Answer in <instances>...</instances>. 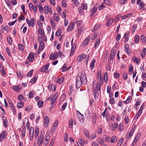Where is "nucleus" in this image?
Segmentation results:
<instances>
[{
    "label": "nucleus",
    "instance_id": "nucleus-21",
    "mask_svg": "<svg viewBox=\"0 0 146 146\" xmlns=\"http://www.w3.org/2000/svg\"><path fill=\"white\" fill-rule=\"evenodd\" d=\"M35 22V19L34 18H31L30 20V25H31L32 27H33Z\"/></svg>",
    "mask_w": 146,
    "mask_h": 146
},
{
    "label": "nucleus",
    "instance_id": "nucleus-61",
    "mask_svg": "<svg viewBox=\"0 0 146 146\" xmlns=\"http://www.w3.org/2000/svg\"><path fill=\"white\" fill-rule=\"evenodd\" d=\"M33 72V70H31L29 71L27 74V76L28 77H31L32 75Z\"/></svg>",
    "mask_w": 146,
    "mask_h": 146
},
{
    "label": "nucleus",
    "instance_id": "nucleus-19",
    "mask_svg": "<svg viewBox=\"0 0 146 146\" xmlns=\"http://www.w3.org/2000/svg\"><path fill=\"white\" fill-rule=\"evenodd\" d=\"M84 133L85 136L88 138L89 139L90 138V133L89 131L87 130H85L84 131Z\"/></svg>",
    "mask_w": 146,
    "mask_h": 146
},
{
    "label": "nucleus",
    "instance_id": "nucleus-14",
    "mask_svg": "<svg viewBox=\"0 0 146 146\" xmlns=\"http://www.w3.org/2000/svg\"><path fill=\"white\" fill-rule=\"evenodd\" d=\"M98 9V8L97 7L94 6V7L92 9L91 14L90 15V16L91 17L96 12L97 10Z\"/></svg>",
    "mask_w": 146,
    "mask_h": 146
},
{
    "label": "nucleus",
    "instance_id": "nucleus-52",
    "mask_svg": "<svg viewBox=\"0 0 146 146\" xmlns=\"http://www.w3.org/2000/svg\"><path fill=\"white\" fill-rule=\"evenodd\" d=\"M140 136V134L139 133H138L137 135L135 136V138L134 139L133 141H135L136 142H137L138 140H139V137Z\"/></svg>",
    "mask_w": 146,
    "mask_h": 146
},
{
    "label": "nucleus",
    "instance_id": "nucleus-25",
    "mask_svg": "<svg viewBox=\"0 0 146 146\" xmlns=\"http://www.w3.org/2000/svg\"><path fill=\"white\" fill-rule=\"evenodd\" d=\"M133 133H132V132H129L128 133H127L125 137L126 138V139L128 140L130 138L133 136Z\"/></svg>",
    "mask_w": 146,
    "mask_h": 146
},
{
    "label": "nucleus",
    "instance_id": "nucleus-11",
    "mask_svg": "<svg viewBox=\"0 0 146 146\" xmlns=\"http://www.w3.org/2000/svg\"><path fill=\"white\" fill-rule=\"evenodd\" d=\"M74 23H70L68 25L67 28V31H70L74 28Z\"/></svg>",
    "mask_w": 146,
    "mask_h": 146
},
{
    "label": "nucleus",
    "instance_id": "nucleus-50",
    "mask_svg": "<svg viewBox=\"0 0 146 146\" xmlns=\"http://www.w3.org/2000/svg\"><path fill=\"white\" fill-rule=\"evenodd\" d=\"M12 88L15 91L19 92L20 91L19 88L17 86H14L12 87Z\"/></svg>",
    "mask_w": 146,
    "mask_h": 146
},
{
    "label": "nucleus",
    "instance_id": "nucleus-7",
    "mask_svg": "<svg viewBox=\"0 0 146 146\" xmlns=\"http://www.w3.org/2000/svg\"><path fill=\"white\" fill-rule=\"evenodd\" d=\"M34 54L33 52H30L27 58L31 62H33L34 61L35 58L34 57Z\"/></svg>",
    "mask_w": 146,
    "mask_h": 146
},
{
    "label": "nucleus",
    "instance_id": "nucleus-35",
    "mask_svg": "<svg viewBox=\"0 0 146 146\" xmlns=\"http://www.w3.org/2000/svg\"><path fill=\"white\" fill-rule=\"evenodd\" d=\"M53 17L54 19L56 21H58L59 19V17L58 15L56 13H54L53 15Z\"/></svg>",
    "mask_w": 146,
    "mask_h": 146
},
{
    "label": "nucleus",
    "instance_id": "nucleus-47",
    "mask_svg": "<svg viewBox=\"0 0 146 146\" xmlns=\"http://www.w3.org/2000/svg\"><path fill=\"white\" fill-rule=\"evenodd\" d=\"M135 41L136 43H138L140 40L139 36L138 35H136L134 37Z\"/></svg>",
    "mask_w": 146,
    "mask_h": 146
},
{
    "label": "nucleus",
    "instance_id": "nucleus-56",
    "mask_svg": "<svg viewBox=\"0 0 146 146\" xmlns=\"http://www.w3.org/2000/svg\"><path fill=\"white\" fill-rule=\"evenodd\" d=\"M96 114H94L92 116V121L93 123L95 124L96 123Z\"/></svg>",
    "mask_w": 146,
    "mask_h": 146
},
{
    "label": "nucleus",
    "instance_id": "nucleus-30",
    "mask_svg": "<svg viewBox=\"0 0 146 146\" xmlns=\"http://www.w3.org/2000/svg\"><path fill=\"white\" fill-rule=\"evenodd\" d=\"M132 15V14L131 13L127 14L122 16L121 17V19L122 20H124L127 19V17H130Z\"/></svg>",
    "mask_w": 146,
    "mask_h": 146
},
{
    "label": "nucleus",
    "instance_id": "nucleus-33",
    "mask_svg": "<svg viewBox=\"0 0 146 146\" xmlns=\"http://www.w3.org/2000/svg\"><path fill=\"white\" fill-rule=\"evenodd\" d=\"M96 77L98 83L101 82L102 83H103V79L101 78V76H96Z\"/></svg>",
    "mask_w": 146,
    "mask_h": 146
},
{
    "label": "nucleus",
    "instance_id": "nucleus-46",
    "mask_svg": "<svg viewBox=\"0 0 146 146\" xmlns=\"http://www.w3.org/2000/svg\"><path fill=\"white\" fill-rule=\"evenodd\" d=\"M67 65V64L66 63H65L64 65L62 68V71L63 72H65L67 70H68L69 69L68 68H67L66 66Z\"/></svg>",
    "mask_w": 146,
    "mask_h": 146
},
{
    "label": "nucleus",
    "instance_id": "nucleus-20",
    "mask_svg": "<svg viewBox=\"0 0 146 146\" xmlns=\"http://www.w3.org/2000/svg\"><path fill=\"white\" fill-rule=\"evenodd\" d=\"M7 135V133L5 131H4L0 135V137H2L3 138H5Z\"/></svg>",
    "mask_w": 146,
    "mask_h": 146
},
{
    "label": "nucleus",
    "instance_id": "nucleus-6",
    "mask_svg": "<svg viewBox=\"0 0 146 146\" xmlns=\"http://www.w3.org/2000/svg\"><path fill=\"white\" fill-rule=\"evenodd\" d=\"M44 126L45 127H47L49 123V118L48 116H45L44 119Z\"/></svg>",
    "mask_w": 146,
    "mask_h": 146
},
{
    "label": "nucleus",
    "instance_id": "nucleus-57",
    "mask_svg": "<svg viewBox=\"0 0 146 146\" xmlns=\"http://www.w3.org/2000/svg\"><path fill=\"white\" fill-rule=\"evenodd\" d=\"M44 13L45 14H47L49 12V8L47 6H45L44 7Z\"/></svg>",
    "mask_w": 146,
    "mask_h": 146
},
{
    "label": "nucleus",
    "instance_id": "nucleus-22",
    "mask_svg": "<svg viewBox=\"0 0 146 146\" xmlns=\"http://www.w3.org/2000/svg\"><path fill=\"white\" fill-rule=\"evenodd\" d=\"M100 42V38H98L96 40V42L95 43L94 46V48H97L98 46L99 45Z\"/></svg>",
    "mask_w": 146,
    "mask_h": 146
},
{
    "label": "nucleus",
    "instance_id": "nucleus-62",
    "mask_svg": "<svg viewBox=\"0 0 146 146\" xmlns=\"http://www.w3.org/2000/svg\"><path fill=\"white\" fill-rule=\"evenodd\" d=\"M110 54L111 55H113L114 56H115V49L114 48H113L111 50V52Z\"/></svg>",
    "mask_w": 146,
    "mask_h": 146
},
{
    "label": "nucleus",
    "instance_id": "nucleus-48",
    "mask_svg": "<svg viewBox=\"0 0 146 146\" xmlns=\"http://www.w3.org/2000/svg\"><path fill=\"white\" fill-rule=\"evenodd\" d=\"M37 78V76H35L31 80L30 82H31L32 84L35 83V82L36 81Z\"/></svg>",
    "mask_w": 146,
    "mask_h": 146
},
{
    "label": "nucleus",
    "instance_id": "nucleus-10",
    "mask_svg": "<svg viewBox=\"0 0 146 146\" xmlns=\"http://www.w3.org/2000/svg\"><path fill=\"white\" fill-rule=\"evenodd\" d=\"M3 121V125L5 127H7L8 126V121L7 118L6 117H2Z\"/></svg>",
    "mask_w": 146,
    "mask_h": 146
},
{
    "label": "nucleus",
    "instance_id": "nucleus-60",
    "mask_svg": "<svg viewBox=\"0 0 146 146\" xmlns=\"http://www.w3.org/2000/svg\"><path fill=\"white\" fill-rule=\"evenodd\" d=\"M72 1L76 6H78L79 3L78 0H72Z\"/></svg>",
    "mask_w": 146,
    "mask_h": 146
},
{
    "label": "nucleus",
    "instance_id": "nucleus-44",
    "mask_svg": "<svg viewBox=\"0 0 146 146\" xmlns=\"http://www.w3.org/2000/svg\"><path fill=\"white\" fill-rule=\"evenodd\" d=\"M62 30L60 29H59L56 32L55 35L57 36H59L62 34Z\"/></svg>",
    "mask_w": 146,
    "mask_h": 146
},
{
    "label": "nucleus",
    "instance_id": "nucleus-13",
    "mask_svg": "<svg viewBox=\"0 0 146 146\" xmlns=\"http://www.w3.org/2000/svg\"><path fill=\"white\" fill-rule=\"evenodd\" d=\"M38 33L41 35L42 36L44 37L45 36V34L44 32L43 29L41 28H39L38 29Z\"/></svg>",
    "mask_w": 146,
    "mask_h": 146
},
{
    "label": "nucleus",
    "instance_id": "nucleus-51",
    "mask_svg": "<svg viewBox=\"0 0 146 146\" xmlns=\"http://www.w3.org/2000/svg\"><path fill=\"white\" fill-rule=\"evenodd\" d=\"M132 98L131 96H129L126 100L124 102L125 103L127 104L130 102Z\"/></svg>",
    "mask_w": 146,
    "mask_h": 146
},
{
    "label": "nucleus",
    "instance_id": "nucleus-64",
    "mask_svg": "<svg viewBox=\"0 0 146 146\" xmlns=\"http://www.w3.org/2000/svg\"><path fill=\"white\" fill-rule=\"evenodd\" d=\"M123 78L124 80H127V74L126 72H124L123 74Z\"/></svg>",
    "mask_w": 146,
    "mask_h": 146
},
{
    "label": "nucleus",
    "instance_id": "nucleus-39",
    "mask_svg": "<svg viewBox=\"0 0 146 146\" xmlns=\"http://www.w3.org/2000/svg\"><path fill=\"white\" fill-rule=\"evenodd\" d=\"M58 121L57 120H56L55 121V122H54V124H53V126L52 127V129L53 128V130L52 131H53V132L55 130V128L54 127H56L57 126L58 124Z\"/></svg>",
    "mask_w": 146,
    "mask_h": 146
},
{
    "label": "nucleus",
    "instance_id": "nucleus-1",
    "mask_svg": "<svg viewBox=\"0 0 146 146\" xmlns=\"http://www.w3.org/2000/svg\"><path fill=\"white\" fill-rule=\"evenodd\" d=\"M87 83V78L84 72H81L80 76H78L76 78V88H79L82 84L85 85Z\"/></svg>",
    "mask_w": 146,
    "mask_h": 146
},
{
    "label": "nucleus",
    "instance_id": "nucleus-37",
    "mask_svg": "<svg viewBox=\"0 0 146 146\" xmlns=\"http://www.w3.org/2000/svg\"><path fill=\"white\" fill-rule=\"evenodd\" d=\"M25 127L23 128L22 129L21 135L23 137H24L26 133Z\"/></svg>",
    "mask_w": 146,
    "mask_h": 146
},
{
    "label": "nucleus",
    "instance_id": "nucleus-18",
    "mask_svg": "<svg viewBox=\"0 0 146 146\" xmlns=\"http://www.w3.org/2000/svg\"><path fill=\"white\" fill-rule=\"evenodd\" d=\"M39 131V129L36 127L35 129V137L36 138L38 136Z\"/></svg>",
    "mask_w": 146,
    "mask_h": 146
},
{
    "label": "nucleus",
    "instance_id": "nucleus-3",
    "mask_svg": "<svg viewBox=\"0 0 146 146\" xmlns=\"http://www.w3.org/2000/svg\"><path fill=\"white\" fill-rule=\"evenodd\" d=\"M77 114L80 121L82 123H84V115L78 111H77Z\"/></svg>",
    "mask_w": 146,
    "mask_h": 146
},
{
    "label": "nucleus",
    "instance_id": "nucleus-4",
    "mask_svg": "<svg viewBox=\"0 0 146 146\" xmlns=\"http://www.w3.org/2000/svg\"><path fill=\"white\" fill-rule=\"evenodd\" d=\"M49 63L46 64L45 65L42 66L40 69V71L41 72L48 73L49 71H48V69L49 67Z\"/></svg>",
    "mask_w": 146,
    "mask_h": 146
},
{
    "label": "nucleus",
    "instance_id": "nucleus-27",
    "mask_svg": "<svg viewBox=\"0 0 146 146\" xmlns=\"http://www.w3.org/2000/svg\"><path fill=\"white\" fill-rule=\"evenodd\" d=\"M117 140V138L115 136H112L111 138V143H115Z\"/></svg>",
    "mask_w": 146,
    "mask_h": 146
},
{
    "label": "nucleus",
    "instance_id": "nucleus-63",
    "mask_svg": "<svg viewBox=\"0 0 146 146\" xmlns=\"http://www.w3.org/2000/svg\"><path fill=\"white\" fill-rule=\"evenodd\" d=\"M7 39L9 44H11L12 43V40L11 36H8Z\"/></svg>",
    "mask_w": 146,
    "mask_h": 146
},
{
    "label": "nucleus",
    "instance_id": "nucleus-17",
    "mask_svg": "<svg viewBox=\"0 0 146 146\" xmlns=\"http://www.w3.org/2000/svg\"><path fill=\"white\" fill-rule=\"evenodd\" d=\"M24 102L23 101H20L18 102L17 105V106L18 108H21L23 107L24 105Z\"/></svg>",
    "mask_w": 146,
    "mask_h": 146
},
{
    "label": "nucleus",
    "instance_id": "nucleus-43",
    "mask_svg": "<svg viewBox=\"0 0 146 146\" xmlns=\"http://www.w3.org/2000/svg\"><path fill=\"white\" fill-rule=\"evenodd\" d=\"M97 141L100 145H103L104 143L103 140L100 138L98 139Z\"/></svg>",
    "mask_w": 146,
    "mask_h": 146
},
{
    "label": "nucleus",
    "instance_id": "nucleus-36",
    "mask_svg": "<svg viewBox=\"0 0 146 146\" xmlns=\"http://www.w3.org/2000/svg\"><path fill=\"white\" fill-rule=\"evenodd\" d=\"M78 142L82 146H84V141L82 138H80L78 140Z\"/></svg>",
    "mask_w": 146,
    "mask_h": 146
},
{
    "label": "nucleus",
    "instance_id": "nucleus-26",
    "mask_svg": "<svg viewBox=\"0 0 146 146\" xmlns=\"http://www.w3.org/2000/svg\"><path fill=\"white\" fill-rule=\"evenodd\" d=\"M64 77L63 76L61 77V78H59L56 81L59 84H61L64 81Z\"/></svg>",
    "mask_w": 146,
    "mask_h": 146
},
{
    "label": "nucleus",
    "instance_id": "nucleus-29",
    "mask_svg": "<svg viewBox=\"0 0 146 146\" xmlns=\"http://www.w3.org/2000/svg\"><path fill=\"white\" fill-rule=\"evenodd\" d=\"M34 130V128L33 127H31L30 128L29 132V135L30 136L33 135Z\"/></svg>",
    "mask_w": 146,
    "mask_h": 146
},
{
    "label": "nucleus",
    "instance_id": "nucleus-34",
    "mask_svg": "<svg viewBox=\"0 0 146 146\" xmlns=\"http://www.w3.org/2000/svg\"><path fill=\"white\" fill-rule=\"evenodd\" d=\"M50 21L52 28V29H54L56 26L55 22L52 19H51Z\"/></svg>",
    "mask_w": 146,
    "mask_h": 146
},
{
    "label": "nucleus",
    "instance_id": "nucleus-53",
    "mask_svg": "<svg viewBox=\"0 0 146 146\" xmlns=\"http://www.w3.org/2000/svg\"><path fill=\"white\" fill-rule=\"evenodd\" d=\"M43 103V101H40L37 102V105L39 108H41L42 106Z\"/></svg>",
    "mask_w": 146,
    "mask_h": 146
},
{
    "label": "nucleus",
    "instance_id": "nucleus-38",
    "mask_svg": "<svg viewBox=\"0 0 146 146\" xmlns=\"http://www.w3.org/2000/svg\"><path fill=\"white\" fill-rule=\"evenodd\" d=\"M69 127L70 128H71L73 127V120L72 119H70L68 122Z\"/></svg>",
    "mask_w": 146,
    "mask_h": 146
},
{
    "label": "nucleus",
    "instance_id": "nucleus-49",
    "mask_svg": "<svg viewBox=\"0 0 146 146\" xmlns=\"http://www.w3.org/2000/svg\"><path fill=\"white\" fill-rule=\"evenodd\" d=\"M104 78L105 82H107L108 81V74H107V73L105 72L104 74Z\"/></svg>",
    "mask_w": 146,
    "mask_h": 146
},
{
    "label": "nucleus",
    "instance_id": "nucleus-12",
    "mask_svg": "<svg viewBox=\"0 0 146 146\" xmlns=\"http://www.w3.org/2000/svg\"><path fill=\"white\" fill-rule=\"evenodd\" d=\"M48 88L50 90L52 91H54L56 90L55 86L53 84H50L49 85L48 87Z\"/></svg>",
    "mask_w": 146,
    "mask_h": 146
},
{
    "label": "nucleus",
    "instance_id": "nucleus-58",
    "mask_svg": "<svg viewBox=\"0 0 146 146\" xmlns=\"http://www.w3.org/2000/svg\"><path fill=\"white\" fill-rule=\"evenodd\" d=\"M18 47L19 50L22 51L24 49V46L21 44H19L18 45Z\"/></svg>",
    "mask_w": 146,
    "mask_h": 146
},
{
    "label": "nucleus",
    "instance_id": "nucleus-23",
    "mask_svg": "<svg viewBox=\"0 0 146 146\" xmlns=\"http://www.w3.org/2000/svg\"><path fill=\"white\" fill-rule=\"evenodd\" d=\"M81 55L84 59H86L85 61L87 63L88 60L89 58V55H86L85 54H81Z\"/></svg>",
    "mask_w": 146,
    "mask_h": 146
},
{
    "label": "nucleus",
    "instance_id": "nucleus-32",
    "mask_svg": "<svg viewBox=\"0 0 146 146\" xmlns=\"http://www.w3.org/2000/svg\"><path fill=\"white\" fill-rule=\"evenodd\" d=\"M141 40L143 43H146V38L144 35H142L140 37Z\"/></svg>",
    "mask_w": 146,
    "mask_h": 146
},
{
    "label": "nucleus",
    "instance_id": "nucleus-41",
    "mask_svg": "<svg viewBox=\"0 0 146 146\" xmlns=\"http://www.w3.org/2000/svg\"><path fill=\"white\" fill-rule=\"evenodd\" d=\"M100 26V25L99 24H97V25H95L94 26V29L92 30V32H94V31H96L99 29Z\"/></svg>",
    "mask_w": 146,
    "mask_h": 146
},
{
    "label": "nucleus",
    "instance_id": "nucleus-8",
    "mask_svg": "<svg viewBox=\"0 0 146 146\" xmlns=\"http://www.w3.org/2000/svg\"><path fill=\"white\" fill-rule=\"evenodd\" d=\"M90 38V36H88L86 38L82 43L81 45L83 46H86L89 42Z\"/></svg>",
    "mask_w": 146,
    "mask_h": 146
},
{
    "label": "nucleus",
    "instance_id": "nucleus-5",
    "mask_svg": "<svg viewBox=\"0 0 146 146\" xmlns=\"http://www.w3.org/2000/svg\"><path fill=\"white\" fill-rule=\"evenodd\" d=\"M40 137L38 139L37 142L39 144H42L44 140V137L42 132H40Z\"/></svg>",
    "mask_w": 146,
    "mask_h": 146
},
{
    "label": "nucleus",
    "instance_id": "nucleus-28",
    "mask_svg": "<svg viewBox=\"0 0 146 146\" xmlns=\"http://www.w3.org/2000/svg\"><path fill=\"white\" fill-rule=\"evenodd\" d=\"M113 21V19H110L108 20L106 24L108 26H110L112 24Z\"/></svg>",
    "mask_w": 146,
    "mask_h": 146
},
{
    "label": "nucleus",
    "instance_id": "nucleus-55",
    "mask_svg": "<svg viewBox=\"0 0 146 146\" xmlns=\"http://www.w3.org/2000/svg\"><path fill=\"white\" fill-rule=\"evenodd\" d=\"M145 4L143 2H141L139 4V9H143L145 7Z\"/></svg>",
    "mask_w": 146,
    "mask_h": 146
},
{
    "label": "nucleus",
    "instance_id": "nucleus-42",
    "mask_svg": "<svg viewBox=\"0 0 146 146\" xmlns=\"http://www.w3.org/2000/svg\"><path fill=\"white\" fill-rule=\"evenodd\" d=\"M104 3L109 6H111V3L108 0H104Z\"/></svg>",
    "mask_w": 146,
    "mask_h": 146
},
{
    "label": "nucleus",
    "instance_id": "nucleus-16",
    "mask_svg": "<svg viewBox=\"0 0 146 146\" xmlns=\"http://www.w3.org/2000/svg\"><path fill=\"white\" fill-rule=\"evenodd\" d=\"M129 34V32H127L125 33L123 38H125V40H124L125 42H126L127 41L129 40V37L128 36Z\"/></svg>",
    "mask_w": 146,
    "mask_h": 146
},
{
    "label": "nucleus",
    "instance_id": "nucleus-59",
    "mask_svg": "<svg viewBox=\"0 0 146 146\" xmlns=\"http://www.w3.org/2000/svg\"><path fill=\"white\" fill-rule=\"evenodd\" d=\"M84 59V58L81 55H80L79 57H78L77 60L78 62H80Z\"/></svg>",
    "mask_w": 146,
    "mask_h": 146
},
{
    "label": "nucleus",
    "instance_id": "nucleus-31",
    "mask_svg": "<svg viewBox=\"0 0 146 146\" xmlns=\"http://www.w3.org/2000/svg\"><path fill=\"white\" fill-rule=\"evenodd\" d=\"M93 93L95 99H98V92L95 89L93 91Z\"/></svg>",
    "mask_w": 146,
    "mask_h": 146
},
{
    "label": "nucleus",
    "instance_id": "nucleus-24",
    "mask_svg": "<svg viewBox=\"0 0 146 146\" xmlns=\"http://www.w3.org/2000/svg\"><path fill=\"white\" fill-rule=\"evenodd\" d=\"M40 45L38 48V49L40 50H42L44 48V43L43 42H40Z\"/></svg>",
    "mask_w": 146,
    "mask_h": 146
},
{
    "label": "nucleus",
    "instance_id": "nucleus-15",
    "mask_svg": "<svg viewBox=\"0 0 146 146\" xmlns=\"http://www.w3.org/2000/svg\"><path fill=\"white\" fill-rule=\"evenodd\" d=\"M7 99L8 100V101L9 105L10 106V107L11 108V110L13 111H14L15 110V108L13 104L9 98L8 99L7 98Z\"/></svg>",
    "mask_w": 146,
    "mask_h": 146
},
{
    "label": "nucleus",
    "instance_id": "nucleus-9",
    "mask_svg": "<svg viewBox=\"0 0 146 146\" xmlns=\"http://www.w3.org/2000/svg\"><path fill=\"white\" fill-rule=\"evenodd\" d=\"M125 49V51L126 53L129 55H130L131 54V52L130 51L129 49V46L128 44H125L124 46Z\"/></svg>",
    "mask_w": 146,
    "mask_h": 146
},
{
    "label": "nucleus",
    "instance_id": "nucleus-45",
    "mask_svg": "<svg viewBox=\"0 0 146 146\" xmlns=\"http://www.w3.org/2000/svg\"><path fill=\"white\" fill-rule=\"evenodd\" d=\"M132 60L133 62H136L137 64L140 62L139 60L135 57H133L132 58Z\"/></svg>",
    "mask_w": 146,
    "mask_h": 146
},
{
    "label": "nucleus",
    "instance_id": "nucleus-40",
    "mask_svg": "<svg viewBox=\"0 0 146 146\" xmlns=\"http://www.w3.org/2000/svg\"><path fill=\"white\" fill-rule=\"evenodd\" d=\"M96 62V60L95 59H93L92 60L91 63L90 65V68L91 69H93L94 67V66Z\"/></svg>",
    "mask_w": 146,
    "mask_h": 146
},
{
    "label": "nucleus",
    "instance_id": "nucleus-54",
    "mask_svg": "<svg viewBox=\"0 0 146 146\" xmlns=\"http://www.w3.org/2000/svg\"><path fill=\"white\" fill-rule=\"evenodd\" d=\"M29 98H33L34 93L33 91H31L29 92Z\"/></svg>",
    "mask_w": 146,
    "mask_h": 146
},
{
    "label": "nucleus",
    "instance_id": "nucleus-2",
    "mask_svg": "<svg viewBox=\"0 0 146 146\" xmlns=\"http://www.w3.org/2000/svg\"><path fill=\"white\" fill-rule=\"evenodd\" d=\"M143 104L141 106L139 110L138 111L137 113L136 114L135 116L134 119L135 120H136L138 117L140 116L141 114L143 109Z\"/></svg>",
    "mask_w": 146,
    "mask_h": 146
}]
</instances>
